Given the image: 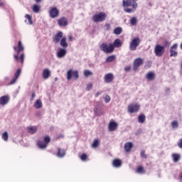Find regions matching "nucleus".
Listing matches in <instances>:
<instances>
[{
	"instance_id": "20",
	"label": "nucleus",
	"mask_w": 182,
	"mask_h": 182,
	"mask_svg": "<svg viewBox=\"0 0 182 182\" xmlns=\"http://www.w3.org/2000/svg\"><path fill=\"white\" fill-rule=\"evenodd\" d=\"M146 79L148 80H149L150 82L156 79V73H154V72H149L147 74H146Z\"/></svg>"
},
{
	"instance_id": "16",
	"label": "nucleus",
	"mask_w": 182,
	"mask_h": 182,
	"mask_svg": "<svg viewBox=\"0 0 182 182\" xmlns=\"http://www.w3.org/2000/svg\"><path fill=\"white\" fill-rule=\"evenodd\" d=\"M56 156L60 159H63V157L66 156V150L63 149L58 148Z\"/></svg>"
},
{
	"instance_id": "35",
	"label": "nucleus",
	"mask_w": 182,
	"mask_h": 182,
	"mask_svg": "<svg viewBox=\"0 0 182 182\" xmlns=\"http://www.w3.org/2000/svg\"><path fill=\"white\" fill-rule=\"evenodd\" d=\"M100 144V141H98V139H95L92 144V147L93 149H96L97 147H99V144Z\"/></svg>"
},
{
	"instance_id": "30",
	"label": "nucleus",
	"mask_w": 182,
	"mask_h": 182,
	"mask_svg": "<svg viewBox=\"0 0 182 182\" xmlns=\"http://www.w3.org/2000/svg\"><path fill=\"white\" fill-rule=\"evenodd\" d=\"M85 77H89L90 76H93V72L89 70H85L83 72Z\"/></svg>"
},
{
	"instance_id": "15",
	"label": "nucleus",
	"mask_w": 182,
	"mask_h": 182,
	"mask_svg": "<svg viewBox=\"0 0 182 182\" xmlns=\"http://www.w3.org/2000/svg\"><path fill=\"white\" fill-rule=\"evenodd\" d=\"M117 127H119V124H117V122L114 121L109 122L108 125L109 132H114V130L117 129Z\"/></svg>"
},
{
	"instance_id": "37",
	"label": "nucleus",
	"mask_w": 182,
	"mask_h": 182,
	"mask_svg": "<svg viewBox=\"0 0 182 182\" xmlns=\"http://www.w3.org/2000/svg\"><path fill=\"white\" fill-rule=\"evenodd\" d=\"M25 18L28 19L29 25H32V23H33V21H32V16L26 14Z\"/></svg>"
},
{
	"instance_id": "10",
	"label": "nucleus",
	"mask_w": 182,
	"mask_h": 182,
	"mask_svg": "<svg viewBox=\"0 0 182 182\" xmlns=\"http://www.w3.org/2000/svg\"><path fill=\"white\" fill-rule=\"evenodd\" d=\"M58 25L63 28H65V26H68V25H69V21L68 20V18L65 16L60 17L58 20Z\"/></svg>"
},
{
	"instance_id": "6",
	"label": "nucleus",
	"mask_w": 182,
	"mask_h": 182,
	"mask_svg": "<svg viewBox=\"0 0 182 182\" xmlns=\"http://www.w3.org/2000/svg\"><path fill=\"white\" fill-rule=\"evenodd\" d=\"M72 77L74 79V80H77L79 79V71H73V70H69L67 72V80H70Z\"/></svg>"
},
{
	"instance_id": "40",
	"label": "nucleus",
	"mask_w": 182,
	"mask_h": 182,
	"mask_svg": "<svg viewBox=\"0 0 182 182\" xmlns=\"http://www.w3.org/2000/svg\"><path fill=\"white\" fill-rule=\"evenodd\" d=\"M2 139L3 140H4V141H8V139H9L8 132H6L2 134Z\"/></svg>"
},
{
	"instance_id": "39",
	"label": "nucleus",
	"mask_w": 182,
	"mask_h": 182,
	"mask_svg": "<svg viewBox=\"0 0 182 182\" xmlns=\"http://www.w3.org/2000/svg\"><path fill=\"white\" fill-rule=\"evenodd\" d=\"M80 160H82V161H86L87 160V154H82L80 156Z\"/></svg>"
},
{
	"instance_id": "45",
	"label": "nucleus",
	"mask_w": 182,
	"mask_h": 182,
	"mask_svg": "<svg viewBox=\"0 0 182 182\" xmlns=\"http://www.w3.org/2000/svg\"><path fill=\"white\" fill-rule=\"evenodd\" d=\"M132 69V67L130 65L127 66L124 68L125 72H130V70Z\"/></svg>"
},
{
	"instance_id": "41",
	"label": "nucleus",
	"mask_w": 182,
	"mask_h": 182,
	"mask_svg": "<svg viewBox=\"0 0 182 182\" xmlns=\"http://www.w3.org/2000/svg\"><path fill=\"white\" fill-rule=\"evenodd\" d=\"M140 156L142 159H147V154H146V151L144 150L141 151Z\"/></svg>"
},
{
	"instance_id": "13",
	"label": "nucleus",
	"mask_w": 182,
	"mask_h": 182,
	"mask_svg": "<svg viewBox=\"0 0 182 182\" xmlns=\"http://www.w3.org/2000/svg\"><path fill=\"white\" fill-rule=\"evenodd\" d=\"M113 80H114V75L112 73L105 74L104 76V82H105V83H112Z\"/></svg>"
},
{
	"instance_id": "17",
	"label": "nucleus",
	"mask_w": 182,
	"mask_h": 182,
	"mask_svg": "<svg viewBox=\"0 0 182 182\" xmlns=\"http://www.w3.org/2000/svg\"><path fill=\"white\" fill-rule=\"evenodd\" d=\"M9 102V96L4 95L0 97V105L1 106H5V105H8Z\"/></svg>"
},
{
	"instance_id": "22",
	"label": "nucleus",
	"mask_w": 182,
	"mask_h": 182,
	"mask_svg": "<svg viewBox=\"0 0 182 182\" xmlns=\"http://www.w3.org/2000/svg\"><path fill=\"white\" fill-rule=\"evenodd\" d=\"M27 130L30 134H35L38 132V127L30 126L27 128Z\"/></svg>"
},
{
	"instance_id": "50",
	"label": "nucleus",
	"mask_w": 182,
	"mask_h": 182,
	"mask_svg": "<svg viewBox=\"0 0 182 182\" xmlns=\"http://www.w3.org/2000/svg\"><path fill=\"white\" fill-rule=\"evenodd\" d=\"M179 178H180V180H181V181H182V172L180 173V175H179Z\"/></svg>"
},
{
	"instance_id": "51",
	"label": "nucleus",
	"mask_w": 182,
	"mask_h": 182,
	"mask_svg": "<svg viewBox=\"0 0 182 182\" xmlns=\"http://www.w3.org/2000/svg\"><path fill=\"white\" fill-rule=\"evenodd\" d=\"M37 4H39V2H42V0H35Z\"/></svg>"
},
{
	"instance_id": "43",
	"label": "nucleus",
	"mask_w": 182,
	"mask_h": 182,
	"mask_svg": "<svg viewBox=\"0 0 182 182\" xmlns=\"http://www.w3.org/2000/svg\"><path fill=\"white\" fill-rule=\"evenodd\" d=\"M105 103H109V102H110V96L107 95H105Z\"/></svg>"
},
{
	"instance_id": "7",
	"label": "nucleus",
	"mask_w": 182,
	"mask_h": 182,
	"mask_svg": "<svg viewBox=\"0 0 182 182\" xmlns=\"http://www.w3.org/2000/svg\"><path fill=\"white\" fill-rule=\"evenodd\" d=\"M59 15H60V11L58 10L57 7H51L49 10V16L52 19H55V18H59Z\"/></svg>"
},
{
	"instance_id": "1",
	"label": "nucleus",
	"mask_w": 182,
	"mask_h": 182,
	"mask_svg": "<svg viewBox=\"0 0 182 182\" xmlns=\"http://www.w3.org/2000/svg\"><path fill=\"white\" fill-rule=\"evenodd\" d=\"M122 45H123L122 41L119 38H116L113 43H109V46L106 43H102L100 48L105 53H112V52H114V48H120Z\"/></svg>"
},
{
	"instance_id": "4",
	"label": "nucleus",
	"mask_w": 182,
	"mask_h": 182,
	"mask_svg": "<svg viewBox=\"0 0 182 182\" xmlns=\"http://www.w3.org/2000/svg\"><path fill=\"white\" fill-rule=\"evenodd\" d=\"M106 18H107V14L103 11H101L92 16V21L95 23L105 22V21H106Z\"/></svg>"
},
{
	"instance_id": "29",
	"label": "nucleus",
	"mask_w": 182,
	"mask_h": 182,
	"mask_svg": "<svg viewBox=\"0 0 182 182\" xmlns=\"http://www.w3.org/2000/svg\"><path fill=\"white\" fill-rule=\"evenodd\" d=\"M116 60V55H109L106 58L107 63H110Z\"/></svg>"
},
{
	"instance_id": "26",
	"label": "nucleus",
	"mask_w": 182,
	"mask_h": 182,
	"mask_svg": "<svg viewBox=\"0 0 182 182\" xmlns=\"http://www.w3.org/2000/svg\"><path fill=\"white\" fill-rule=\"evenodd\" d=\"M146 122V115L144 114H141L138 117V123L143 124Z\"/></svg>"
},
{
	"instance_id": "48",
	"label": "nucleus",
	"mask_w": 182,
	"mask_h": 182,
	"mask_svg": "<svg viewBox=\"0 0 182 182\" xmlns=\"http://www.w3.org/2000/svg\"><path fill=\"white\" fill-rule=\"evenodd\" d=\"M68 41H70V42H72V41H73V36H70L68 37Z\"/></svg>"
},
{
	"instance_id": "12",
	"label": "nucleus",
	"mask_w": 182,
	"mask_h": 182,
	"mask_svg": "<svg viewBox=\"0 0 182 182\" xmlns=\"http://www.w3.org/2000/svg\"><path fill=\"white\" fill-rule=\"evenodd\" d=\"M21 72L22 70H21V68H18L14 73V77L12 78L9 85H15V83H16V80H18V78L19 77V76H21Z\"/></svg>"
},
{
	"instance_id": "36",
	"label": "nucleus",
	"mask_w": 182,
	"mask_h": 182,
	"mask_svg": "<svg viewBox=\"0 0 182 182\" xmlns=\"http://www.w3.org/2000/svg\"><path fill=\"white\" fill-rule=\"evenodd\" d=\"M43 140L45 144L48 146L50 143V136H45Z\"/></svg>"
},
{
	"instance_id": "8",
	"label": "nucleus",
	"mask_w": 182,
	"mask_h": 182,
	"mask_svg": "<svg viewBox=\"0 0 182 182\" xmlns=\"http://www.w3.org/2000/svg\"><path fill=\"white\" fill-rule=\"evenodd\" d=\"M127 110L128 113H137L140 110V105L138 103L129 105Z\"/></svg>"
},
{
	"instance_id": "33",
	"label": "nucleus",
	"mask_w": 182,
	"mask_h": 182,
	"mask_svg": "<svg viewBox=\"0 0 182 182\" xmlns=\"http://www.w3.org/2000/svg\"><path fill=\"white\" fill-rule=\"evenodd\" d=\"M136 173H139V174H144V173H146V170H144V167L139 166L136 168Z\"/></svg>"
},
{
	"instance_id": "44",
	"label": "nucleus",
	"mask_w": 182,
	"mask_h": 182,
	"mask_svg": "<svg viewBox=\"0 0 182 182\" xmlns=\"http://www.w3.org/2000/svg\"><path fill=\"white\" fill-rule=\"evenodd\" d=\"M178 147H179V149H182V138L178 142Z\"/></svg>"
},
{
	"instance_id": "31",
	"label": "nucleus",
	"mask_w": 182,
	"mask_h": 182,
	"mask_svg": "<svg viewBox=\"0 0 182 182\" xmlns=\"http://www.w3.org/2000/svg\"><path fill=\"white\" fill-rule=\"evenodd\" d=\"M34 107H36V109H41V107H42V100H37L34 103Z\"/></svg>"
},
{
	"instance_id": "25",
	"label": "nucleus",
	"mask_w": 182,
	"mask_h": 182,
	"mask_svg": "<svg viewBox=\"0 0 182 182\" xmlns=\"http://www.w3.org/2000/svg\"><path fill=\"white\" fill-rule=\"evenodd\" d=\"M112 166L117 168L122 167V160L119 159H114L112 161Z\"/></svg>"
},
{
	"instance_id": "27",
	"label": "nucleus",
	"mask_w": 182,
	"mask_h": 182,
	"mask_svg": "<svg viewBox=\"0 0 182 182\" xmlns=\"http://www.w3.org/2000/svg\"><path fill=\"white\" fill-rule=\"evenodd\" d=\"M33 12H34L35 14H39V12H41V6L38 5V4H34L33 6Z\"/></svg>"
},
{
	"instance_id": "18",
	"label": "nucleus",
	"mask_w": 182,
	"mask_h": 182,
	"mask_svg": "<svg viewBox=\"0 0 182 182\" xmlns=\"http://www.w3.org/2000/svg\"><path fill=\"white\" fill-rule=\"evenodd\" d=\"M66 49L60 48V50L57 53V56L60 59L62 58H65V56H66Z\"/></svg>"
},
{
	"instance_id": "32",
	"label": "nucleus",
	"mask_w": 182,
	"mask_h": 182,
	"mask_svg": "<svg viewBox=\"0 0 182 182\" xmlns=\"http://www.w3.org/2000/svg\"><path fill=\"white\" fill-rule=\"evenodd\" d=\"M129 23L132 26L137 25V17H132L129 20Z\"/></svg>"
},
{
	"instance_id": "14",
	"label": "nucleus",
	"mask_w": 182,
	"mask_h": 182,
	"mask_svg": "<svg viewBox=\"0 0 182 182\" xmlns=\"http://www.w3.org/2000/svg\"><path fill=\"white\" fill-rule=\"evenodd\" d=\"M63 38V32L58 31L53 38V41L54 43H59L60 42V39Z\"/></svg>"
},
{
	"instance_id": "3",
	"label": "nucleus",
	"mask_w": 182,
	"mask_h": 182,
	"mask_svg": "<svg viewBox=\"0 0 182 182\" xmlns=\"http://www.w3.org/2000/svg\"><path fill=\"white\" fill-rule=\"evenodd\" d=\"M166 46H170V42L165 41V46H161L160 44L156 45L154 50L156 56L161 58V56L164 55V52H166Z\"/></svg>"
},
{
	"instance_id": "5",
	"label": "nucleus",
	"mask_w": 182,
	"mask_h": 182,
	"mask_svg": "<svg viewBox=\"0 0 182 182\" xmlns=\"http://www.w3.org/2000/svg\"><path fill=\"white\" fill-rule=\"evenodd\" d=\"M141 40L139 37L133 38L129 43V50H136L137 47L140 46Z\"/></svg>"
},
{
	"instance_id": "38",
	"label": "nucleus",
	"mask_w": 182,
	"mask_h": 182,
	"mask_svg": "<svg viewBox=\"0 0 182 182\" xmlns=\"http://www.w3.org/2000/svg\"><path fill=\"white\" fill-rule=\"evenodd\" d=\"M171 126L172 129H177L178 127V122L174 120L171 122Z\"/></svg>"
},
{
	"instance_id": "11",
	"label": "nucleus",
	"mask_w": 182,
	"mask_h": 182,
	"mask_svg": "<svg viewBox=\"0 0 182 182\" xmlns=\"http://www.w3.org/2000/svg\"><path fill=\"white\" fill-rule=\"evenodd\" d=\"M178 48V45L177 43L173 44L170 48V57L171 58H176L178 55V53L176 51V50Z\"/></svg>"
},
{
	"instance_id": "49",
	"label": "nucleus",
	"mask_w": 182,
	"mask_h": 182,
	"mask_svg": "<svg viewBox=\"0 0 182 182\" xmlns=\"http://www.w3.org/2000/svg\"><path fill=\"white\" fill-rule=\"evenodd\" d=\"M107 31L110 30V24H106Z\"/></svg>"
},
{
	"instance_id": "46",
	"label": "nucleus",
	"mask_w": 182,
	"mask_h": 182,
	"mask_svg": "<svg viewBox=\"0 0 182 182\" xmlns=\"http://www.w3.org/2000/svg\"><path fill=\"white\" fill-rule=\"evenodd\" d=\"M103 93V92L102 91H98L96 94H95V97H98L99 96H100V95Z\"/></svg>"
},
{
	"instance_id": "34",
	"label": "nucleus",
	"mask_w": 182,
	"mask_h": 182,
	"mask_svg": "<svg viewBox=\"0 0 182 182\" xmlns=\"http://www.w3.org/2000/svg\"><path fill=\"white\" fill-rule=\"evenodd\" d=\"M122 32H123V29L122 28V27H117L114 30V33L115 35H120Z\"/></svg>"
},
{
	"instance_id": "23",
	"label": "nucleus",
	"mask_w": 182,
	"mask_h": 182,
	"mask_svg": "<svg viewBox=\"0 0 182 182\" xmlns=\"http://www.w3.org/2000/svg\"><path fill=\"white\" fill-rule=\"evenodd\" d=\"M37 146L38 149H41L42 150H45L48 145L43 141H37Z\"/></svg>"
},
{
	"instance_id": "2",
	"label": "nucleus",
	"mask_w": 182,
	"mask_h": 182,
	"mask_svg": "<svg viewBox=\"0 0 182 182\" xmlns=\"http://www.w3.org/2000/svg\"><path fill=\"white\" fill-rule=\"evenodd\" d=\"M14 52H16L17 54L14 55V59L16 62H20L21 63H23V60L25 59V54L22 53L19 58L18 55L21 53V52H23L25 48L22 45V41H19L18 42V46H14L13 47Z\"/></svg>"
},
{
	"instance_id": "28",
	"label": "nucleus",
	"mask_w": 182,
	"mask_h": 182,
	"mask_svg": "<svg viewBox=\"0 0 182 182\" xmlns=\"http://www.w3.org/2000/svg\"><path fill=\"white\" fill-rule=\"evenodd\" d=\"M173 161L174 163H177L180 161V159H181V156L178 154H173L172 155Z\"/></svg>"
},
{
	"instance_id": "9",
	"label": "nucleus",
	"mask_w": 182,
	"mask_h": 182,
	"mask_svg": "<svg viewBox=\"0 0 182 182\" xmlns=\"http://www.w3.org/2000/svg\"><path fill=\"white\" fill-rule=\"evenodd\" d=\"M143 63H144V60H143V58H136L133 63V70H134V72H136V70H139V68H140V66H141Z\"/></svg>"
},
{
	"instance_id": "52",
	"label": "nucleus",
	"mask_w": 182,
	"mask_h": 182,
	"mask_svg": "<svg viewBox=\"0 0 182 182\" xmlns=\"http://www.w3.org/2000/svg\"><path fill=\"white\" fill-rule=\"evenodd\" d=\"M0 6H4V3H2L0 0Z\"/></svg>"
},
{
	"instance_id": "47",
	"label": "nucleus",
	"mask_w": 182,
	"mask_h": 182,
	"mask_svg": "<svg viewBox=\"0 0 182 182\" xmlns=\"http://www.w3.org/2000/svg\"><path fill=\"white\" fill-rule=\"evenodd\" d=\"M36 97V95L35 94V92H33L31 95V100H33Z\"/></svg>"
},
{
	"instance_id": "24",
	"label": "nucleus",
	"mask_w": 182,
	"mask_h": 182,
	"mask_svg": "<svg viewBox=\"0 0 182 182\" xmlns=\"http://www.w3.org/2000/svg\"><path fill=\"white\" fill-rule=\"evenodd\" d=\"M60 46H62L63 48H64V49H66V48H68V46H69V44H68V42H66V37H63L60 41Z\"/></svg>"
},
{
	"instance_id": "21",
	"label": "nucleus",
	"mask_w": 182,
	"mask_h": 182,
	"mask_svg": "<svg viewBox=\"0 0 182 182\" xmlns=\"http://www.w3.org/2000/svg\"><path fill=\"white\" fill-rule=\"evenodd\" d=\"M43 79H49L50 77V70L48 68H46L43 70Z\"/></svg>"
},
{
	"instance_id": "42",
	"label": "nucleus",
	"mask_w": 182,
	"mask_h": 182,
	"mask_svg": "<svg viewBox=\"0 0 182 182\" xmlns=\"http://www.w3.org/2000/svg\"><path fill=\"white\" fill-rule=\"evenodd\" d=\"M93 87V84L90 83L87 85L86 90H90Z\"/></svg>"
},
{
	"instance_id": "19",
	"label": "nucleus",
	"mask_w": 182,
	"mask_h": 182,
	"mask_svg": "<svg viewBox=\"0 0 182 182\" xmlns=\"http://www.w3.org/2000/svg\"><path fill=\"white\" fill-rule=\"evenodd\" d=\"M124 148L125 151H127V153H129V152L132 151V149H133V143L127 142L124 144Z\"/></svg>"
}]
</instances>
